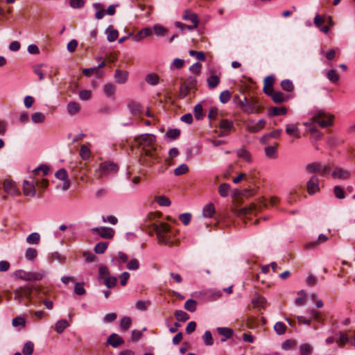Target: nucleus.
<instances>
[{"label":"nucleus","instance_id":"f257e3e1","mask_svg":"<svg viewBox=\"0 0 355 355\" xmlns=\"http://www.w3.org/2000/svg\"><path fill=\"white\" fill-rule=\"evenodd\" d=\"M139 152V162L145 166H152L158 162L159 153L156 146V137L152 134H142L134 139Z\"/></svg>","mask_w":355,"mask_h":355},{"label":"nucleus","instance_id":"f03ea898","mask_svg":"<svg viewBox=\"0 0 355 355\" xmlns=\"http://www.w3.org/2000/svg\"><path fill=\"white\" fill-rule=\"evenodd\" d=\"M44 294L42 289L38 286H24L20 287L15 291V300L21 302L23 298L31 302L32 295H37L39 298H42L41 295Z\"/></svg>","mask_w":355,"mask_h":355},{"label":"nucleus","instance_id":"7ed1b4c3","mask_svg":"<svg viewBox=\"0 0 355 355\" xmlns=\"http://www.w3.org/2000/svg\"><path fill=\"white\" fill-rule=\"evenodd\" d=\"M312 124H319L322 128L331 126L334 124V116L324 110L315 111L311 117Z\"/></svg>","mask_w":355,"mask_h":355},{"label":"nucleus","instance_id":"20e7f679","mask_svg":"<svg viewBox=\"0 0 355 355\" xmlns=\"http://www.w3.org/2000/svg\"><path fill=\"white\" fill-rule=\"evenodd\" d=\"M153 230L156 232L159 243L165 245H172L173 242L170 239V226L165 223L158 224H152Z\"/></svg>","mask_w":355,"mask_h":355},{"label":"nucleus","instance_id":"39448f33","mask_svg":"<svg viewBox=\"0 0 355 355\" xmlns=\"http://www.w3.org/2000/svg\"><path fill=\"white\" fill-rule=\"evenodd\" d=\"M239 105L243 111L248 113H258L260 112V104L257 99L253 97L248 98L243 95V100H239Z\"/></svg>","mask_w":355,"mask_h":355},{"label":"nucleus","instance_id":"423d86ee","mask_svg":"<svg viewBox=\"0 0 355 355\" xmlns=\"http://www.w3.org/2000/svg\"><path fill=\"white\" fill-rule=\"evenodd\" d=\"M306 171L309 173H318L321 176H324L329 173L331 171V168L329 165H322L320 162H312L306 164Z\"/></svg>","mask_w":355,"mask_h":355},{"label":"nucleus","instance_id":"0eeeda50","mask_svg":"<svg viewBox=\"0 0 355 355\" xmlns=\"http://www.w3.org/2000/svg\"><path fill=\"white\" fill-rule=\"evenodd\" d=\"M119 169L117 164L111 162H105L100 164L99 168L96 171L97 178H101L103 175L116 173Z\"/></svg>","mask_w":355,"mask_h":355},{"label":"nucleus","instance_id":"6e6552de","mask_svg":"<svg viewBox=\"0 0 355 355\" xmlns=\"http://www.w3.org/2000/svg\"><path fill=\"white\" fill-rule=\"evenodd\" d=\"M4 192L12 196H18L21 195L19 189L12 180H6L3 184Z\"/></svg>","mask_w":355,"mask_h":355},{"label":"nucleus","instance_id":"1a4fd4ad","mask_svg":"<svg viewBox=\"0 0 355 355\" xmlns=\"http://www.w3.org/2000/svg\"><path fill=\"white\" fill-rule=\"evenodd\" d=\"M263 92L276 103H283L290 98L288 95H286L278 90H263Z\"/></svg>","mask_w":355,"mask_h":355},{"label":"nucleus","instance_id":"9d476101","mask_svg":"<svg viewBox=\"0 0 355 355\" xmlns=\"http://www.w3.org/2000/svg\"><path fill=\"white\" fill-rule=\"evenodd\" d=\"M35 178H33L31 181L24 180L23 182V193L25 196L34 197L36 194Z\"/></svg>","mask_w":355,"mask_h":355},{"label":"nucleus","instance_id":"9b49d317","mask_svg":"<svg viewBox=\"0 0 355 355\" xmlns=\"http://www.w3.org/2000/svg\"><path fill=\"white\" fill-rule=\"evenodd\" d=\"M88 172L87 166L85 163L80 162L77 166L73 168V174L81 181H84Z\"/></svg>","mask_w":355,"mask_h":355},{"label":"nucleus","instance_id":"f8f14e48","mask_svg":"<svg viewBox=\"0 0 355 355\" xmlns=\"http://www.w3.org/2000/svg\"><path fill=\"white\" fill-rule=\"evenodd\" d=\"M307 192L310 195L315 194L320 190L319 187V179L315 175L311 177L306 183Z\"/></svg>","mask_w":355,"mask_h":355},{"label":"nucleus","instance_id":"ddd939ff","mask_svg":"<svg viewBox=\"0 0 355 355\" xmlns=\"http://www.w3.org/2000/svg\"><path fill=\"white\" fill-rule=\"evenodd\" d=\"M92 232L98 234L101 238L107 239H112L114 235V230L107 227H94Z\"/></svg>","mask_w":355,"mask_h":355},{"label":"nucleus","instance_id":"4468645a","mask_svg":"<svg viewBox=\"0 0 355 355\" xmlns=\"http://www.w3.org/2000/svg\"><path fill=\"white\" fill-rule=\"evenodd\" d=\"M182 18L184 20L190 21L193 24L192 26H188V30L192 31L198 26L199 19L197 14L187 10L184 11Z\"/></svg>","mask_w":355,"mask_h":355},{"label":"nucleus","instance_id":"2eb2a0df","mask_svg":"<svg viewBox=\"0 0 355 355\" xmlns=\"http://www.w3.org/2000/svg\"><path fill=\"white\" fill-rule=\"evenodd\" d=\"M220 132L218 135L220 137H225L229 135L233 128V122L227 119H223L219 123Z\"/></svg>","mask_w":355,"mask_h":355},{"label":"nucleus","instance_id":"dca6fc26","mask_svg":"<svg viewBox=\"0 0 355 355\" xmlns=\"http://www.w3.org/2000/svg\"><path fill=\"white\" fill-rule=\"evenodd\" d=\"M55 175L58 179L64 181L62 188L64 191L67 190L69 188L70 183L68 180V174L66 169L60 168L55 173Z\"/></svg>","mask_w":355,"mask_h":355},{"label":"nucleus","instance_id":"f3484780","mask_svg":"<svg viewBox=\"0 0 355 355\" xmlns=\"http://www.w3.org/2000/svg\"><path fill=\"white\" fill-rule=\"evenodd\" d=\"M124 343L123 339L120 337L117 334L113 333L112 334L106 341V345H111L112 347L116 348L119 346L123 345Z\"/></svg>","mask_w":355,"mask_h":355},{"label":"nucleus","instance_id":"a211bd4d","mask_svg":"<svg viewBox=\"0 0 355 355\" xmlns=\"http://www.w3.org/2000/svg\"><path fill=\"white\" fill-rule=\"evenodd\" d=\"M266 123L264 119H260L254 124H248L246 126V130L250 133L258 132L264 128Z\"/></svg>","mask_w":355,"mask_h":355},{"label":"nucleus","instance_id":"6ab92c4d","mask_svg":"<svg viewBox=\"0 0 355 355\" xmlns=\"http://www.w3.org/2000/svg\"><path fill=\"white\" fill-rule=\"evenodd\" d=\"M152 34V30L150 28H142L140 31H139L136 35H132V41L138 42L145 37L150 35Z\"/></svg>","mask_w":355,"mask_h":355},{"label":"nucleus","instance_id":"aec40b11","mask_svg":"<svg viewBox=\"0 0 355 355\" xmlns=\"http://www.w3.org/2000/svg\"><path fill=\"white\" fill-rule=\"evenodd\" d=\"M216 330L219 335L224 337V338L220 340L221 342H225L233 336V330L231 328L218 327Z\"/></svg>","mask_w":355,"mask_h":355},{"label":"nucleus","instance_id":"412c9836","mask_svg":"<svg viewBox=\"0 0 355 355\" xmlns=\"http://www.w3.org/2000/svg\"><path fill=\"white\" fill-rule=\"evenodd\" d=\"M128 72L116 69L115 71L114 78L118 83H125L128 80Z\"/></svg>","mask_w":355,"mask_h":355},{"label":"nucleus","instance_id":"4be33fe9","mask_svg":"<svg viewBox=\"0 0 355 355\" xmlns=\"http://www.w3.org/2000/svg\"><path fill=\"white\" fill-rule=\"evenodd\" d=\"M334 178L346 180L349 177V173L341 168H336L332 173Z\"/></svg>","mask_w":355,"mask_h":355},{"label":"nucleus","instance_id":"5701e85b","mask_svg":"<svg viewBox=\"0 0 355 355\" xmlns=\"http://www.w3.org/2000/svg\"><path fill=\"white\" fill-rule=\"evenodd\" d=\"M277 146L278 144H275V146H269L265 148V154L267 157L270 159H276L277 157Z\"/></svg>","mask_w":355,"mask_h":355},{"label":"nucleus","instance_id":"b1692460","mask_svg":"<svg viewBox=\"0 0 355 355\" xmlns=\"http://www.w3.org/2000/svg\"><path fill=\"white\" fill-rule=\"evenodd\" d=\"M110 272L109 268L105 266H101L98 268V279L103 282L105 279L110 277Z\"/></svg>","mask_w":355,"mask_h":355},{"label":"nucleus","instance_id":"393cba45","mask_svg":"<svg viewBox=\"0 0 355 355\" xmlns=\"http://www.w3.org/2000/svg\"><path fill=\"white\" fill-rule=\"evenodd\" d=\"M286 132L290 136H294L296 138L300 137V134L297 125L288 124L286 127Z\"/></svg>","mask_w":355,"mask_h":355},{"label":"nucleus","instance_id":"a878e982","mask_svg":"<svg viewBox=\"0 0 355 355\" xmlns=\"http://www.w3.org/2000/svg\"><path fill=\"white\" fill-rule=\"evenodd\" d=\"M256 209V205L251 204L248 207H245L236 210V214L239 216H246L255 211Z\"/></svg>","mask_w":355,"mask_h":355},{"label":"nucleus","instance_id":"bb28decb","mask_svg":"<svg viewBox=\"0 0 355 355\" xmlns=\"http://www.w3.org/2000/svg\"><path fill=\"white\" fill-rule=\"evenodd\" d=\"M328 240V237L324 234H320L318 239L315 241L309 242L306 244V248H316L319 244L323 243Z\"/></svg>","mask_w":355,"mask_h":355},{"label":"nucleus","instance_id":"cd10ccee","mask_svg":"<svg viewBox=\"0 0 355 355\" xmlns=\"http://www.w3.org/2000/svg\"><path fill=\"white\" fill-rule=\"evenodd\" d=\"M238 157L243 159L246 162H251V155L245 148H242L236 150Z\"/></svg>","mask_w":355,"mask_h":355},{"label":"nucleus","instance_id":"c85d7f7f","mask_svg":"<svg viewBox=\"0 0 355 355\" xmlns=\"http://www.w3.org/2000/svg\"><path fill=\"white\" fill-rule=\"evenodd\" d=\"M80 110V105L73 101H71L67 104V112L70 115H75L79 112Z\"/></svg>","mask_w":355,"mask_h":355},{"label":"nucleus","instance_id":"c756f323","mask_svg":"<svg viewBox=\"0 0 355 355\" xmlns=\"http://www.w3.org/2000/svg\"><path fill=\"white\" fill-rule=\"evenodd\" d=\"M266 299L261 296H259L252 300V304H253L254 307L262 308L263 309H265L266 307Z\"/></svg>","mask_w":355,"mask_h":355},{"label":"nucleus","instance_id":"7c9ffc66","mask_svg":"<svg viewBox=\"0 0 355 355\" xmlns=\"http://www.w3.org/2000/svg\"><path fill=\"white\" fill-rule=\"evenodd\" d=\"M339 338L336 340V343L339 347H343L347 343H350L348 336L343 331L339 332Z\"/></svg>","mask_w":355,"mask_h":355},{"label":"nucleus","instance_id":"2f4dec72","mask_svg":"<svg viewBox=\"0 0 355 355\" xmlns=\"http://www.w3.org/2000/svg\"><path fill=\"white\" fill-rule=\"evenodd\" d=\"M215 214V207L214 204L209 203L204 207L202 215L205 217L211 218Z\"/></svg>","mask_w":355,"mask_h":355},{"label":"nucleus","instance_id":"473e14b6","mask_svg":"<svg viewBox=\"0 0 355 355\" xmlns=\"http://www.w3.org/2000/svg\"><path fill=\"white\" fill-rule=\"evenodd\" d=\"M69 326V324L66 320H60L55 323V330L58 334H61Z\"/></svg>","mask_w":355,"mask_h":355},{"label":"nucleus","instance_id":"72a5a7b5","mask_svg":"<svg viewBox=\"0 0 355 355\" xmlns=\"http://www.w3.org/2000/svg\"><path fill=\"white\" fill-rule=\"evenodd\" d=\"M128 107L131 113L135 116L139 115L141 112L140 104L135 101H130L128 103Z\"/></svg>","mask_w":355,"mask_h":355},{"label":"nucleus","instance_id":"f704fd0d","mask_svg":"<svg viewBox=\"0 0 355 355\" xmlns=\"http://www.w3.org/2000/svg\"><path fill=\"white\" fill-rule=\"evenodd\" d=\"M106 33H107V39L110 42L115 41L119 36L118 31L113 29L111 26L107 28Z\"/></svg>","mask_w":355,"mask_h":355},{"label":"nucleus","instance_id":"c9c22d12","mask_svg":"<svg viewBox=\"0 0 355 355\" xmlns=\"http://www.w3.org/2000/svg\"><path fill=\"white\" fill-rule=\"evenodd\" d=\"M40 241V235L37 232H33L28 236L26 242L31 245H37Z\"/></svg>","mask_w":355,"mask_h":355},{"label":"nucleus","instance_id":"e433bc0d","mask_svg":"<svg viewBox=\"0 0 355 355\" xmlns=\"http://www.w3.org/2000/svg\"><path fill=\"white\" fill-rule=\"evenodd\" d=\"M287 329L286 325L282 322H277L274 325V330L278 335H283Z\"/></svg>","mask_w":355,"mask_h":355},{"label":"nucleus","instance_id":"4c0bfd02","mask_svg":"<svg viewBox=\"0 0 355 355\" xmlns=\"http://www.w3.org/2000/svg\"><path fill=\"white\" fill-rule=\"evenodd\" d=\"M230 186L227 183H223L218 187V193L221 197H227L229 195Z\"/></svg>","mask_w":355,"mask_h":355},{"label":"nucleus","instance_id":"58836bf2","mask_svg":"<svg viewBox=\"0 0 355 355\" xmlns=\"http://www.w3.org/2000/svg\"><path fill=\"white\" fill-rule=\"evenodd\" d=\"M131 318L128 316L123 317L120 321V328L122 331H127L131 325Z\"/></svg>","mask_w":355,"mask_h":355},{"label":"nucleus","instance_id":"ea45409f","mask_svg":"<svg viewBox=\"0 0 355 355\" xmlns=\"http://www.w3.org/2000/svg\"><path fill=\"white\" fill-rule=\"evenodd\" d=\"M275 81V77L273 75L268 76L264 78L263 89H272Z\"/></svg>","mask_w":355,"mask_h":355},{"label":"nucleus","instance_id":"a19ab883","mask_svg":"<svg viewBox=\"0 0 355 355\" xmlns=\"http://www.w3.org/2000/svg\"><path fill=\"white\" fill-rule=\"evenodd\" d=\"M174 315L178 321L181 322H185L189 319L188 313L182 310L175 311Z\"/></svg>","mask_w":355,"mask_h":355},{"label":"nucleus","instance_id":"79ce46f5","mask_svg":"<svg viewBox=\"0 0 355 355\" xmlns=\"http://www.w3.org/2000/svg\"><path fill=\"white\" fill-rule=\"evenodd\" d=\"M34 350V344L31 341L26 342L22 349L24 355H32Z\"/></svg>","mask_w":355,"mask_h":355},{"label":"nucleus","instance_id":"37998d69","mask_svg":"<svg viewBox=\"0 0 355 355\" xmlns=\"http://www.w3.org/2000/svg\"><path fill=\"white\" fill-rule=\"evenodd\" d=\"M79 154L83 160L88 159L90 157V150L89 147L85 144H83L80 147Z\"/></svg>","mask_w":355,"mask_h":355},{"label":"nucleus","instance_id":"c03bdc74","mask_svg":"<svg viewBox=\"0 0 355 355\" xmlns=\"http://www.w3.org/2000/svg\"><path fill=\"white\" fill-rule=\"evenodd\" d=\"M281 133H282V130L277 129V130L270 132L269 134H266V135H263L261 138V140L263 142H266L270 137L278 139L280 137Z\"/></svg>","mask_w":355,"mask_h":355},{"label":"nucleus","instance_id":"a18cd8bd","mask_svg":"<svg viewBox=\"0 0 355 355\" xmlns=\"http://www.w3.org/2000/svg\"><path fill=\"white\" fill-rule=\"evenodd\" d=\"M159 76L157 74L151 73L146 76L145 80L148 84L155 86L159 83Z\"/></svg>","mask_w":355,"mask_h":355},{"label":"nucleus","instance_id":"49530a36","mask_svg":"<svg viewBox=\"0 0 355 355\" xmlns=\"http://www.w3.org/2000/svg\"><path fill=\"white\" fill-rule=\"evenodd\" d=\"M300 351L301 355H311L313 352V347L308 343H304L300 346Z\"/></svg>","mask_w":355,"mask_h":355},{"label":"nucleus","instance_id":"de8ad7c7","mask_svg":"<svg viewBox=\"0 0 355 355\" xmlns=\"http://www.w3.org/2000/svg\"><path fill=\"white\" fill-rule=\"evenodd\" d=\"M109 243L108 242H99L96 243L94 247V252L96 254H103L106 250Z\"/></svg>","mask_w":355,"mask_h":355},{"label":"nucleus","instance_id":"09e8293b","mask_svg":"<svg viewBox=\"0 0 355 355\" xmlns=\"http://www.w3.org/2000/svg\"><path fill=\"white\" fill-rule=\"evenodd\" d=\"M198 86L195 77H189L184 82V89H193Z\"/></svg>","mask_w":355,"mask_h":355},{"label":"nucleus","instance_id":"8fccbe9b","mask_svg":"<svg viewBox=\"0 0 355 355\" xmlns=\"http://www.w3.org/2000/svg\"><path fill=\"white\" fill-rule=\"evenodd\" d=\"M102 282L107 288H112L116 285L117 279L114 276H110V277L105 279Z\"/></svg>","mask_w":355,"mask_h":355},{"label":"nucleus","instance_id":"3c124183","mask_svg":"<svg viewBox=\"0 0 355 355\" xmlns=\"http://www.w3.org/2000/svg\"><path fill=\"white\" fill-rule=\"evenodd\" d=\"M219 81H220V78L216 75H212V76H209V78H207V84H208L209 87L211 88L216 87L218 85Z\"/></svg>","mask_w":355,"mask_h":355},{"label":"nucleus","instance_id":"603ef678","mask_svg":"<svg viewBox=\"0 0 355 355\" xmlns=\"http://www.w3.org/2000/svg\"><path fill=\"white\" fill-rule=\"evenodd\" d=\"M37 256V251L33 248H28L25 252V257L28 260H33Z\"/></svg>","mask_w":355,"mask_h":355},{"label":"nucleus","instance_id":"864d4df0","mask_svg":"<svg viewBox=\"0 0 355 355\" xmlns=\"http://www.w3.org/2000/svg\"><path fill=\"white\" fill-rule=\"evenodd\" d=\"M196 302L194 300L189 299L184 304V309L190 312H194L196 309Z\"/></svg>","mask_w":355,"mask_h":355},{"label":"nucleus","instance_id":"5fc2aeb1","mask_svg":"<svg viewBox=\"0 0 355 355\" xmlns=\"http://www.w3.org/2000/svg\"><path fill=\"white\" fill-rule=\"evenodd\" d=\"M44 274L39 272H29L28 281H39L41 280Z\"/></svg>","mask_w":355,"mask_h":355},{"label":"nucleus","instance_id":"6e6d98bb","mask_svg":"<svg viewBox=\"0 0 355 355\" xmlns=\"http://www.w3.org/2000/svg\"><path fill=\"white\" fill-rule=\"evenodd\" d=\"M31 119L35 123H40L44 121L45 116L42 112H35L32 114Z\"/></svg>","mask_w":355,"mask_h":355},{"label":"nucleus","instance_id":"4d7b16f0","mask_svg":"<svg viewBox=\"0 0 355 355\" xmlns=\"http://www.w3.org/2000/svg\"><path fill=\"white\" fill-rule=\"evenodd\" d=\"M188 171H189L188 166L185 164H182L174 170V174L176 176H179V175L187 173L188 172Z\"/></svg>","mask_w":355,"mask_h":355},{"label":"nucleus","instance_id":"13d9d810","mask_svg":"<svg viewBox=\"0 0 355 355\" xmlns=\"http://www.w3.org/2000/svg\"><path fill=\"white\" fill-rule=\"evenodd\" d=\"M298 297L295 299V302L297 306H302L306 301V295L304 291H300L297 293Z\"/></svg>","mask_w":355,"mask_h":355},{"label":"nucleus","instance_id":"bf43d9fd","mask_svg":"<svg viewBox=\"0 0 355 355\" xmlns=\"http://www.w3.org/2000/svg\"><path fill=\"white\" fill-rule=\"evenodd\" d=\"M156 202L160 205V206H166L168 207L171 205V200L169 198L164 196H159L156 197Z\"/></svg>","mask_w":355,"mask_h":355},{"label":"nucleus","instance_id":"052dcab7","mask_svg":"<svg viewBox=\"0 0 355 355\" xmlns=\"http://www.w3.org/2000/svg\"><path fill=\"white\" fill-rule=\"evenodd\" d=\"M204 343L206 345L210 346L214 343V340L211 331H206L202 336Z\"/></svg>","mask_w":355,"mask_h":355},{"label":"nucleus","instance_id":"680f3d73","mask_svg":"<svg viewBox=\"0 0 355 355\" xmlns=\"http://www.w3.org/2000/svg\"><path fill=\"white\" fill-rule=\"evenodd\" d=\"M74 293L78 295H83L85 294L86 291L84 288L83 282H78L75 284Z\"/></svg>","mask_w":355,"mask_h":355},{"label":"nucleus","instance_id":"e2e57ef3","mask_svg":"<svg viewBox=\"0 0 355 355\" xmlns=\"http://www.w3.org/2000/svg\"><path fill=\"white\" fill-rule=\"evenodd\" d=\"M180 135V130L178 128L168 130L166 133V135L171 139H175L178 138Z\"/></svg>","mask_w":355,"mask_h":355},{"label":"nucleus","instance_id":"0e129e2a","mask_svg":"<svg viewBox=\"0 0 355 355\" xmlns=\"http://www.w3.org/2000/svg\"><path fill=\"white\" fill-rule=\"evenodd\" d=\"M296 345V341L294 340L288 339L282 343V348L284 350H288L294 347Z\"/></svg>","mask_w":355,"mask_h":355},{"label":"nucleus","instance_id":"69168bd1","mask_svg":"<svg viewBox=\"0 0 355 355\" xmlns=\"http://www.w3.org/2000/svg\"><path fill=\"white\" fill-rule=\"evenodd\" d=\"M336 54H340V50L338 48L336 49H329L325 53V57L327 60H331L336 57Z\"/></svg>","mask_w":355,"mask_h":355},{"label":"nucleus","instance_id":"338daca9","mask_svg":"<svg viewBox=\"0 0 355 355\" xmlns=\"http://www.w3.org/2000/svg\"><path fill=\"white\" fill-rule=\"evenodd\" d=\"M327 77L330 81L333 83L337 82L339 79V76L335 69L329 71L327 73Z\"/></svg>","mask_w":355,"mask_h":355},{"label":"nucleus","instance_id":"774afa93","mask_svg":"<svg viewBox=\"0 0 355 355\" xmlns=\"http://www.w3.org/2000/svg\"><path fill=\"white\" fill-rule=\"evenodd\" d=\"M139 268V261L136 259H132L128 261L127 268L130 270H135Z\"/></svg>","mask_w":355,"mask_h":355}]
</instances>
